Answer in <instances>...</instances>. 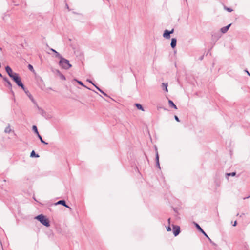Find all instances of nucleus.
Listing matches in <instances>:
<instances>
[{
  "instance_id": "1",
  "label": "nucleus",
  "mask_w": 250,
  "mask_h": 250,
  "mask_svg": "<svg viewBox=\"0 0 250 250\" xmlns=\"http://www.w3.org/2000/svg\"><path fill=\"white\" fill-rule=\"evenodd\" d=\"M60 59L59 64L62 68L67 70L72 67L71 64L69 63V61L68 60L62 57Z\"/></svg>"
},
{
  "instance_id": "2",
  "label": "nucleus",
  "mask_w": 250,
  "mask_h": 250,
  "mask_svg": "<svg viewBox=\"0 0 250 250\" xmlns=\"http://www.w3.org/2000/svg\"><path fill=\"white\" fill-rule=\"evenodd\" d=\"M10 78H12V80H13V81L16 83V84L19 86L21 87V88L22 89L24 90V89H25L24 86L22 84V83L21 81V80L20 78L19 77V75L17 73H15L13 75H12L10 77Z\"/></svg>"
},
{
  "instance_id": "3",
  "label": "nucleus",
  "mask_w": 250,
  "mask_h": 250,
  "mask_svg": "<svg viewBox=\"0 0 250 250\" xmlns=\"http://www.w3.org/2000/svg\"><path fill=\"white\" fill-rule=\"evenodd\" d=\"M38 221H39L42 224L46 227L50 226L49 220L46 217L43 215H39L36 217Z\"/></svg>"
},
{
  "instance_id": "4",
  "label": "nucleus",
  "mask_w": 250,
  "mask_h": 250,
  "mask_svg": "<svg viewBox=\"0 0 250 250\" xmlns=\"http://www.w3.org/2000/svg\"><path fill=\"white\" fill-rule=\"evenodd\" d=\"M174 32V29H172L171 31H168L167 30H165L164 33H163V37L167 39H169L170 38V34L173 33Z\"/></svg>"
},
{
  "instance_id": "5",
  "label": "nucleus",
  "mask_w": 250,
  "mask_h": 250,
  "mask_svg": "<svg viewBox=\"0 0 250 250\" xmlns=\"http://www.w3.org/2000/svg\"><path fill=\"white\" fill-rule=\"evenodd\" d=\"M180 232V228L179 226L173 225V233L175 236H177Z\"/></svg>"
},
{
  "instance_id": "6",
  "label": "nucleus",
  "mask_w": 250,
  "mask_h": 250,
  "mask_svg": "<svg viewBox=\"0 0 250 250\" xmlns=\"http://www.w3.org/2000/svg\"><path fill=\"white\" fill-rule=\"evenodd\" d=\"M195 226H196V228H197V229L199 230H200L206 237H207L210 241H211V240L209 238V237L205 233V232L200 227V226L197 223H195Z\"/></svg>"
},
{
  "instance_id": "7",
  "label": "nucleus",
  "mask_w": 250,
  "mask_h": 250,
  "mask_svg": "<svg viewBox=\"0 0 250 250\" xmlns=\"http://www.w3.org/2000/svg\"><path fill=\"white\" fill-rule=\"evenodd\" d=\"M5 70L10 77L15 73V72H13L12 69L8 66L5 67Z\"/></svg>"
},
{
  "instance_id": "8",
  "label": "nucleus",
  "mask_w": 250,
  "mask_h": 250,
  "mask_svg": "<svg viewBox=\"0 0 250 250\" xmlns=\"http://www.w3.org/2000/svg\"><path fill=\"white\" fill-rule=\"evenodd\" d=\"M60 204L62 205L64 207H66L67 208H70L66 204L65 201L64 200H60V201H59L55 203V205H60Z\"/></svg>"
},
{
  "instance_id": "9",
  "label": "nucleus",
  "mask_w": 250,
  "mask_h": 250,
  "mask_svg": "<svg viewBox=\"0 0 250 250\" xmlns=\"http://www.w3.org/2000/svg\"><path fill=\"white\" fill-rule=\"evenodd\" d=\"M11 132H14V131L11 128L10 125L8 124V125L5 127L4 129V132L5 133H9Z\"/></svg>"
},
{
  "instance_id": "10",
  "label": "nucleus",
  "mask_w": 250,
  "mask_h": 250,
  "mask_svg": "<svg viewBox=\"0 0 250 250\" xmlns=\"http://www.w3.org/2000/svg\"><path fill=\"white\" fill-rule=\"evenodd\" d=\"M230 25L231 24H229L228 25L222 28L221 29V31L222 32V33H225L226 32H227V31L229 30V28L230 27Z\"/></svg>"
},
{
  "instance_id": "11",
  "label": "nucleus",
  "mask_w": 250,
  "mask_h": 250,
  "mask_svg": "<svg viewBox=\"0 0 250 250\" xmlns=\"http://www.w3.org/2000/svg\"><path fill=\"white\" fill-rule=\"evenodd\" d=\"M176 42H177V40L175 38H172L171 39L170 45L172 48H174L175 47V46L176 45Z\"/></svg>"
},
{
  "instance_id": "12",
  "label": "nucleus",
  "mask_w": 250,
  "mask_h": 250,
  "mask_svg": "<svg viewBox=\"0 0 250 250\" xmlns=\"http://www.w3.org/2000/svg\"><path fill=\"white\" fill-rule=\"evenodd\" d=\"M3 80L5 82H6L8 84V86L10 89H12V84L6 78H4Z\"/></svg>"
},
{
  "instance_id": "13",
  "label": "nucleus",
  "mask_w": 250,
  "mask_h": 250,
  "mask_svg": "<svg viewBox=\"0 0 250 250\" xmlns=\"http://www.w3.org/2000/svg\"><path fill=\"white\" fill-rule=\"evenodd\" d=\"M168 104L171 107H173L175 109H177V106L175 105L174 103L171 100H168Z\"/></svg>"
},
{
  "instance_id": "14",
  "label": "nucleus",
  "mask_w": 250,
  "mask_h": 250,
  "mask_svg": "<svg viewBox=\"0 0 250 250\" xmlns=\"http://www.w3.org/2000/svg\"><path fill=\"white\" fill-rule=\"evenodd\" d=\"M50 50L55 54V56L56 57L59 58L60 59L61 57H62V56L58 52H57L55 50H54L52 48H51Z\"/></svg>"
},
{
  "instance_id": "15",
  "label": "nucleus",
  "mask_w": 250,
  "mask_h": 250,
  "mask_svg": "<svg viewBox=\"0 0 250 250\" xmlns=\"http://www.w3.org/2000/svg\"><path fill=\"white\" fill-rule=\"evenodd\" d=\"M57 73L58 74L59 76H60V78L63 80H65V76L61 73L59 71H57Z\"/></svg>"
},
{
  "instance_id": "16",
  "label": "nucleus",
  "mask_w": 250,
  "mask_h": 250,
  "mask_svg": "<svg viewBox=\"0 0 250 250\" xmlns=\"http://www.w3.org/2000/svg\"><path fill=\"white\" fill-rule=\"evenodd\" d=\"M162 87L164 90H165L166 92H167V83H163Z\"/></svg>"
},
{
  "instance_id": "17",
  "label": "nucleus",
  "mask_w": 250,
  "mask_h": 250,
  "mask_svg": "<svg viewBox=\"0 0 250 250\" xmlns=\"http://www.w3.org/2000/svg\"><path fill=\"white\" fill-rule=\"evenodd\" d=\"M32 129L34 131V132L37 135V136L38 135V134H40L39 133V132L38 131L37 127H36V126L33 125L32 127Z\"/></svg>"
},
{
  "instance_id": "18",
  "label": "nucleus",
  "mask_w": 250,
  "mask_h": 250,
  "mask_svg": "<svg viewBox=\"0 0 250 250\" xmlns=\"http://www.w3.org/2000/svg\"><path fill=\"white\" fill-rule=\"evenodd\" d=\"M135 105H136V107L138 109H140V110H141L142 111H144V108H143V107H142V106L140 104H136Z\"/></svg>"
},
{
  "instance_id": "19",
  "label": "nucleus",
  "mask_w": 250,
  "mask_h": 250,
  "mask_svg": "<svg viewBox=\"0 0 250 250\" xmlns=\"http://www.w3.org/2000/svg\"><path fill=\"white\" fill-rule=\"evenodd\" d=\"M30 157H39V156L38 155V154H36L35 152V151L34 150H33L31 154H30Z\"/></svg>"
},
{
  "instance_id": "20",
  "label": "nucleus",
  "mask_w": 250,
  "mask_h": 250,
  "mask_svg": "<svg viewBox=\"0 0 250 250\" xmlns=\"http://www.w3.org/2000/svg\"><path fill=\"white\" fill-rule=\"evenodd\" d=\"M236 174L235 172H232V173H226V177L227 178H228V177L229 176H235Z\"/></svg>"
},
{
  "instance_id": "21",
  "label": "nucleus",
  "mask_w": 250,
  "mask_h": 250,
  "mask_svg": "<svg viewBox=\"0 0 250 250\" xmlns=\"http://www.w3.org/2000/svg\"><path fill=\"white\" fill-rule=\"evenodd\" d=\"M28 97H29L30 99V100L33 102V103L34 104H37L36 102L35 101V100H34V99L33 97L32 96V95H31L30 94H29L28 95Z\"/></svg>"
},
{
  "instance_id": "22",
  "label": "nucleus",
  "mask_w": 250,
  "mask_h": 250,
  "mask_svg": "<svg viewBox=\"0 0 250 250\" xmlns=\"http://www.w3.org/2000/svg\"><path fill=\"white\" fill-rule=\"evenodd\" d=\"M38 138L40 139V140H41V142L42 143H43V144H47V143H46L45 142H44V141L42 140V136H41L40 134H38Z\"/></svg>"
},
{
  "instance_id": "23",
  "label": "nucleus",
  "mask_w": 250,
  "mask_h": 250,
  "mask_svg": "<svg viewBox=\"0 0 250 250\" xmlns=\"http://www.w3.org/2000/svg\"><path fill=\"white\" fill-rule=\"evenodd\" d=\"M95 87H96V88L100 92H101L102 94H103L104 96H107V95L104 93V91H103L101 89H100L98 87H97V86H95Z\"/></svg>"
},
{
  "instance_id": "24",
  "label": "nucleus",
  "mask_w": 250,
  "mask_h": 250,
  "mask_svg": "<svg viewBox=\"0 0 250 250\" xmlns=\"http://www.w3.org/2000/svg\"><path fill=\"white\" fill-rule=\"evenodd\" d=\"M75 81H76L79 84L86 87L81 81H78L76 79H75Z\"/></svg>"
},
{
  "instance_id": "25",
  "label": "nucleus",
  "mask_w": 250,
  "mask_h": 250,
  "mask_svg": "<svg viewBox=\"0 0 250 250\" xmlns=\"http://www.w3.org/2000/svg\"><path fill=\"white\" fill-rule=\"evenodd\" d=\"M225 9L229 12H231L233 11V10L230 8L225 7Z\"/></svg>"
},
{
  "instance_id": "26",
  "label": "nucleus",
  "mask_w": 250,
  "mask_h": 250,
  "mask_svg": "<svg viewBox=\"0 0 250 250\" xmlns=\"http://www.w3.org/2000/svg\"><path fill=\"white\" fill-rule=\"evenodd\" d=\"M156 162H159V155H158V152H157V153H156Z\"/></svg>"
},
{
  "instance_id": "27",
  "label": "nucleus",
  "mask_w": 250,
  "mask_h": 250,
  "mask_svg": "<svg viewBox=\"0 0 250 250\" xmlns=\"http://www.w3.org/2000/svg\"><path fill=\"white\" fill-rule=\"evenodd\" d=\"M167 231H170L171 230V229L170 228V227L169 226H168L167 228Z\"/></svg>"
},
{
  "instance_id": "28",
  "label": "nucleus",
  "mask_w": 250,
  "mask_h": 250,
  "mask_svg": "<svg viewBox=\"0 0 250 250\" xmlns=\"http://www.w3.org/2000/svg\"><path fill=\"white\" fill-rule=\"evenodd\" d=\"M28 68H29V69L30 70H33V66H32L31 65H30V64H29V65H28Z\"/></svg>"
},
{
  "instance_id": "29",
  "label": "nucleus",
  "mask_w": 250,
  "mask_h": 250,
  "mask_svg": "<svg viewBox=\"0 0 250 250\" xmlns=\"http://www.w3.org/2000/svg\"><path fill=\"white\" fill-rule=\"evenodd\" d=\"M174 118L177 122H179V119L177 116H175Z\"/></svg>"
},
{
  "instance_id": "30",
  "label": "nucleus",
  "mask_w": 250,
  "mask_h": 250,
  "mask_svg": "<svg viewBox=\"0 0 250 250\" xmlns=\"http://www.w3.org/2000/svg\"><path fill=\"white\" fill-rule=\"evenodd\" d=\"M156 164H157V166H158V168H160V166L159 162H157Z\"/></svg>"
},
{
  "instance_id": "31",
  "label": "nucleus",
  "mask_w": 250,
  "mask_h": 250,
  "mask_svg": "<svg viewBox=\"0 0 250 250\" xmlns=\"http://www.w3.org/2000/svg\"><path fill=\"white\" fill-rule=\"evenodd\" d=\"M87 81L89 82V83H91L93 85H94L95 86H96L91 81L89 80H87Z\"/></svg>"
},
{
  "instance_id": "32",
  "label": "nucleus",
  "mask_w": 250,
  "mask_h": 250,
  "mask_svg": "<svg viewBox=\"0 0 250 250\" xmlns=\"http://www.w3.org/2000/svg\"><path fill=\"white\" fill-rule=\"evenodd\" d=\"M237 225V221H235L233 225V226H235Z\"/></svg>"
},
{
  "instance_id": "33",
  "label": "nucleus",
  "mask_w": 250,
  "mask_h": 250,
  "mask_svg": "<svg viewBox=\"0 0 250 250\" xmlns=\"http://www.w3.org/2000/svg\"><path fill=\"white\" fill-rule=\"evenodd\" d=\"M246 72L247 73L248 75L250 76V73L247 70H246Z\"/></svg>"
},
{
  "instance_id": "34",
  "label": "nucleus",
  "mask_w": 250,
  "mask_h": 250,
  "mask_svg": "<svg viewBox=\"0 0 250 250\" xmlns=\"http://www.w3.org/2000/svg\"><path fill=\"white\" fill-rule=\"evenodd\" d=\"M168 223L169 224H170V218H168Z\"/></svg>"
},
{
  "instance_id": "35",
  "label": "nucleus",
  "mask_w": 250,
  "mask_h": 250,
  "mask_svg": "<svg viewBox=\"0 0 250 250\" xmlns=\"http://www.w3.org/2000/svg\"><path fill=\"white\" fill-rule=\"evenodd\" d=\"M0 77H2V75H1V74L0 73Z\"/></svg>"
},
{
  "instance_id": "36",
  "label": "nucleus",
  "mask_w": 250,
  "mask_h": 250,
  "mask_svg": "<svg viewBox=\"0 0 250 250\" xmlns=\"http://www.w3.org/2000/svg\"><path fill=\"white\" fill-rule=\"evenodd\" d=\"M66 7H67V8H68V6L67 5H66Z\"/></svg>"
},
{
  "instance_id": "37",
  "label": "nucleus",
  "mask_w": 250,
  "mask_h": 250,
  "mask_svg": "<svg viewBox=\"0 0 250 250\" xmlns=\"http://www.w3.org/2000/svg\"><path fill=\"white\" fill-rule=\"evenodd\" d=\"M38 108L39 110L40 109V107H38Z\"/></svg>"
},
{
  "instance_id": "38",
  "label": "nucleus",
  "mask_w": 250,
  "mask_h": 250,
  "mask_svg": "<svg viewBox=\"0 0 250 250\" xmlns=\"http://www.w3.org/2000/svg\"><path fill=\"white\" fill-rule=\"evenodd\" d=\"M249 197H250V195L248 197H247V198H249Z\"/></svg>"
}]
</instances>
